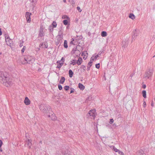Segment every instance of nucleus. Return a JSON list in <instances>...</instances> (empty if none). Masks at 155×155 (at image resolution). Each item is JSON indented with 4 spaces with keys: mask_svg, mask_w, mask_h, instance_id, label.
<instances>
[{
    "mask_svg": "<svg viewBox=\"0 0 155 155\" xmlns=\"http://www.w3.org/2000/svg\"><path fill=\"white\" fill-rule=\"evenodd\" d=\"M8 76L7 72L0 71V82L7 87L12 84V79L9 78Z\"/></svg>",
    "mask_w": 155,
    "mask_h": 155,
    "instance_id": "obj_1",
    "label": "nucleus"
},
{
    "mask_svg": "<svg viewBox=\"0 0 155 155\" xmlns=\"http://www.w3.org/2000/svg\"><path fill=\"white\" fill-rule=\"evenodd\" d=\"M96 116V110L95 109L91 110L87 114V116L88 118L94 119Z\"/></svg>",
    "mask_w": 155,
    "mask_h": 155,
    "instance_id": "obj_2",
    "label": "nucleus"
},
{
    "mask_svg": "<svg viewBox=\"0 0 155 155\" xmlns=\"http://www.w3.org/2000/svg\"><path fill=\"white\" fill-rule=\"evenodd\" d=\"M24 59L25 62L23 63L24 64H30L32 63L34 61L33 57L30 55H27L25 56L24 58Z\"/></svg>",
    "mask_w": 155,
    "mask_h": 155,
    "instance_id": "obj_3",
    "label": "nucleus"
},
{
    "mask_svg": "<svg viewBox=\"0 0 155 155\" xmlns=\"http://www.w3.org/2000/svg\"><path fill=\"white\" fill-rule=\"evenodd\" d=\"M153 74V71L152 70H149L145 73L144 75V78L146 79L149 78L151 77Z\"/></svg>",
    "mask_w": 155,
    "mask_h": 155,
    "instance_id": "obj_4",
    "label": "nucleus"
},
{
    "mask_svg": "<svg viewBox=\"0 0 155 155\" xmlns=\"http://www.w3.org/2000/svg\"><path fill=\"white\" fill-rule=\"evenodd\" d=\"M5 39L6 44L11 48H12L13 46V44L12 40L10 39V38H7L6 37H5Z\"/></svg>",
    "mask_w": 155,
    "mask_h": 155,
    "instance_id": "obj_5",
    "label": "nucleus"
},
{
    "mask_svg": "<svg viewBox=\"0 0 155 155\" xmlns=\"http://www.w3.org/2000/svg\"><path fill=\"white\" fill-rule=\"evenodd\" d=\"M31 15V13L27 12L25 13V17L28 23H30L31 21L30 16Z\"/></svg>",
    "mask_w": 155,
    "mask_h": 155,
    "instance_id": "obj_6",
    "label": "nucleus"
},
{
    "mask_svg": "<svg viewBox=\"0 0 155 155\" xmlns=\"http://www.w3.org/2000/svg\"><path fill=\"white\" fill-rule=\"evenodd\" d=\"M39 108L44 112H46L47 108L45 105L43 104H41L39 106Z\"/></svg>",
    "mask_w": 155,
    "mask_h": 155,
    "instance_id": "obj_7",
    "label": "nucleus"
},
{
    "mask_svg": "<svg viewBox=\"0 0 155 155\" xmlns=\"http://www.w3.org/2000/svg\"><path fill=\"white\" fill-rule=\"evenodd\" d=\"M39 47L42 48H47L48 47V44L46 42H43L40 45Z\"/></svg>",
    "mask_w": 155,
    "mask_h": 155,
    "instance_id": "obj_8",
    "label": "nucleus"
},
{
    "mask_svg": "<svg viewBox=\"0 0 155 155\" xmlns=\"http://www.w3.org/2000/svg\"><path fill=\"white\" fill-rule=\"evenodd\" d=\"M48 116L50 118V119L52 120H54L57 119V117L54 114H52L51 115H48Z\"/></svg>",
    "mask_w": 155,
    "mask_h": 155,
    "instance_id": "obj_9",
    "label": "nucleus"
},
{
    "mask_svg": "<svg viewBox=\"0 0 155 155\" xmlns=\"http://www.w3.org/2000/svg\"><path fill=\"white\" fill-rule=\"evenodd\" d=\"M24 103L26 105H29L30 103V101L28 97H26L24 100Z\"/></svg>",
    "mask_w": 155,
    "mask_h": 155,
    "instance_id": "obj_10",
    "label": "nucleus"
},
{
    "mask_svg": "<svg viewBox=\"0 0 155 155\" xmlns=\"http://www.w3.org/2000/svg\"><path fill=\"white\" fill-rule=\"evenodd\" d=\"M31 141L32 140L31 139H26V142L27 143L28 146L29 147V148L31 147Z\"/></svg>",
    "mask_w": 155,
    "mask_h": 155,
    "instance_id": "obj_11",
    "label": "nucleus"
},
{
    "mask_svg": "<svg viewBox=\"0 0 155 155\" xmlns=\"http://www.w3.org/2000/svg\"><path fill=\"white\" fill-rule=\"evenodd\" d=\"M72 52H73V53L75 54H77V55L80 54V52L78 50H77L76 48H73L72 50Z\"/></svg>",
    "mask_w": 155,
    "mask_h": 155,
    "instance_id": "obj_12",
    "label": "nucleus"
},
{
    "mask_svg": "<svg viewBox=\"0 0 155 155\" xmlns=\"http://www.w3.org/2000/svg\"><path fill=\"white\" fill-rule=\"evenodd\" d=\"M43 29L42 28H40L39 31V35L41 37L44 36Z\"/></svg>",
    "mask_w": 155,
    "mask_h": 155,
    "instance_id": "obj_13",
    "label": "nucleus"
},
{
    "mask_svg": "<svg viewBox=\"0 0 155 155\" xmlns=\"http://www.w3.org/2000/svg\"><path fill=\"white\" fill-rule=\"evenodd\" d=\"M82 61V58L79 57L76 63L78 65H80L81 64Z\"/></svg>",
    "mask_w": 155,
    "mask_h": 155,
    "instance_id": "obj_14",
    "label": "nucleus"
},
{
    "mask_svg": "<svg viewBox=\"0 0 155 155\" xmlns=\"http://www.w3.org/2000/svg\"><path fill=\"white\" fill-rule=\"evenodd\" d=\"M78 87L80 89L82 90H83L85 88L84 86L81 83H79L78 84Z\"/></svg>",
    "mask_w": 155,
    "mask_h": 155,
    "instance_id": "obj_15",
    "label": "nucleus"
},
{
    "mask_svg": "<svg viewBox=\"0 0 155 155\" xmlns=\"http://www.w3.org/2000/svg\"><path fill=\"white\" fill-rule=\"evenodd\" d=\"M65 78L64 77H61V78L60 81V83L61 84H63L65 81Z\"/></svg>",
    "mask_w": 155,
    "mask_h": 155,
    "instance_id": "obj_16",
    "label": "nucleus"
},
{
    "mask_svg": "<svg viewBox=\"0 0 155 155\" xmlns=\"http://www.w3.org/2000/svg\"><path fill=\"white\" fill-rule=\"evenodd\" d=\"M73 74L74 73L71 70H69V75L70 77L72 78Z\"/></svg>",
    "mask_w": 155,
    "mask_h": 155,
    "instance_id": "obj_17",
    "label": "nucleus"
},
{
    "mask_svg": "<svg viewBox=\"0 0 155 155\" xmlns=\"http://www.w3.org/2000/svg\"><path fill=\"white\" fill-rule=\"evenodd\" d=\"M129 17L132 19H134L135 18L134 15L132 13H130L129 14Z\"/></svg>",
    "mask_w": 155,
    "mask_h": 155,
    "instance_id": "obj_18",
    "label": "nucleus"
},
{
    "mask_svg": "<svg viewBox=\"0 0 155 155\" xmlns=\"http://www.w3.org/2000/svg\"><path fill=\"white\" fill-rule=\"evenodd\" d=\"M138 31L136 30H135V31L134 32V35H133L132 37L135 38V36H137L138 35Z\"/></svg>",
    "mask_w": 155,
    "mask_h": 155,
    "instance_id": "obj_19",
    "label": "nucleus"
},
{
    "mask_svg": "<svg viewBox=\"0 0 155 155\" xmlns=\"http://www.w3.org/2000/svg\"><path fill=\"white\" fill-rule=\"evenodd\" d=\"M101 35L103 37H105L107 35V32L105 31H103L101 33Z\"/></svg>",
    "mask_w": 155,
    "mask_h": 155,
    "instance_id": "obj_20",
    "label": "nucleus"
},
{
    "mask_svg": "<svg viewBox=\"0 0 155 155\" xmlns=\"http://www.w3.org/2000/svg\"><path fill=\"white\" fill-rule=\"evenodd\" d=\"M111 148L112 149L114 150L115 152H118L119 151V150L117 149L114 146H111Z\"/></svg>",
    "mask_w": 155,
    "mask_h": 155,
    "instance_id": "obj_21",
    "label": "nucleus"
},
{
    "mask_svg": "<svg viewBox=\"0 0 155 155\" xmlns=\"http://www.w3.org/2000/svg\"><path fill=\"white\" fill-rule=\"evenodd\" d=\"M71 64H73V65H75L76 63V60H72L71 61Z\"/></svg>",
    "mask_w": 155,
    "mask_h": 155,
    "instance_id": "obj_22",
    "label": "nucleus"
},
{
    "mask_svg": "<svg viewBox=\"0 0 155 155\" xmlns=\"http://www.w3.org/2000/svg\"><path fill=\"white\" fill-rule=\"evenodd\" d=\"M51 26H52L53 28H56L57 26V24L55 21H53L52 24L50 25Z\"/></svg>",
    "mask_w": 155,
    "mask_h": 155,
    "instance_id": "obj_23",
    "label": "nucleus"
},
{
    "mask_svg": "<svg viewBox=\"0 0 155 155\" xmlns=\"http://www.w3.org/2000/svg\"><path fill=\"white\" fill-rule=\"evenodd\" d=\"M64 48H67L68 47V46L67 45V42L66 40H64Z\"/></svg>",
    "mask_w": 155,
    "mask_h": 155,
    "instance_id": "obj_24",
    "label": "nucleus"
},
{
    "mask_svg": "<svg viewBox=\"0 0 155 155\" xmlns=\"http://www.w3.org/2000/svg\"><path fill=\"white\" fill-rule=\"evenodd\" d=\"M142 94L143 97L144 98H146V91L143 90L142 91Z\"/></svg>",
    "mask_w": 155,
    "mask_h": 155,
    "instance_id": "obj_25",
    "label": "nucleus"
},
{
    "mask_svg": "<svg viewBox=\"0 0 155 155\" xmlns=\"http://www.w3.org/2000/svg\"><path fill=\"white\" fill-rule=\"evenodd\" d=\"M63 63H61L60 62L57 66V68L60 69L61 67V66L63 65Z\"/></svg>",
    "mask_w": 155,
    "mask_h": 155,
    "instance_id": "obj_26",
    "label": "nucleus"
},
{
    "mask_svg": "<svg viewBox=\"0 0 155 155\" xmlns=\"http://www.w3.org/2000/svg\"><path fill=\"white\" fill-rule=\"evenodd\" d=\"M57 40L58 43H59V42L62 39V38L60 35L58 36L57 37Z\"/></svg>",
    "mask_w": 155,
    "mask_h": 155,
    "instance_id": "obj_27",
    "label": "nucleus"
},
{
    "mask_svg": "<svg viewBox=\"0 0 155 155\" xmlns=\"http://www.w3.org/2000/svg\"><path fill=\"white\" fill-rule=\"evenodd\" d=\"M102 53V52H99L98 54L97 55H96L95 57V58L96 59H97V58L99 57H100V56L101 55V54Z\"/></svg>",
    "mask_w": 155,
    "mask_h": 155,
    "instance_id": "obj_28",
    "label": "nucleus"
},
{
    "mask_svg": "<svg viewBox=\"0 0 155 155\" xmlns=\"http://www.w3.org/2000/svg\"><path fill=\"white\" fill-rule=\"evenodd\" d=\"M63 24L65 25H67L68 24V21L67 20H64L63 21Z\"/></svg>",
    "mask_w": 155,
    "mask_h": 155,
    "instance_id": "obj_29",
    "label": "nucleus"
},
{
    "mask_svg": "<svg viewBox=\"0 0 155 155\" xmlns=\"http://www.w3.org/2000/svg\"><path fill=\"white\" fill-rule=\"evenodd\" d=\"M62 18L63 19H68V17L66 15H63L62 16Z\"/></svg>",
    "mask_w": 155,
    "mask_h": 155,
    "instance_id": "obj_30",
    "label": "nucleus"
},
{
    "mask_svg": "<svg viewBox=\"0 0 155 155\" xmlns=\"http://www.w3.org/2000/svg\"><path fill=\"white\" fill-rule=\"evenodd\" d=\"M69 87L68 86H65L64 87V89L66 91H68L69 89Z\"/></svg>",
    "mask_w": 155,
    "mask_h": 155,
    "instance_id": "obj_31",
    "label": "nucleus"
},
{
    "mask_svg": "<svg viewBox=\"0 0 155 155\" xmlns=\"http://www.w3.org/2000/svg\"><path fill=\"white\" fill-rule=\"evenodd\" d=\"M77 9L80 12H81L82 11V10L81 9L80 7L79 6L77 7Z\"/></svg>",
    "mask_w": 155,
    "mask_h": 155,
    "instance_id": "obj_32",
    "label": "nucleus"
},
{
    "mask_svg": "<svg viewBox=\"0 0 155 155\" xmlns=\"http://www.w3.org/2000/svg\"><path fill=\"white\" fill-rule=\"evenodd\" d=\"M95 67L96 68L99 69L100 68V64L98 63L96 64Z\"/></svg>",
    "mask_w": 155,
    "mask_h": 155,
    "instance_id": "obj_33",
    "label": "nucleus"
},
{
    "mask_svg": "<svg viewBox=\"0 0 155 155\" xmlns=\"http://www.w3.org/2000/svg\"><path fill=\"white\" fill-rule=\"evenodd\" d=\"M118 153L119 154H120V155H124V153L120 151L119 150V151H118Z\"/></svg>",
    "mask_w": 155,
    "mask_h": 155,
    "instance_id": "obj_34",
    "label": "nucleus"
},
{
    "mask_svg": "<svg viewBox=\"0 0 155 155\" xmlns=\"http://www.w3.org/2000/svg\"><path fill=\"white\" fill-rule=\"evenodd\" d=\"M92 61H90L89 62L88 64V66H90L91 67L92 65Z\"/></svg>",
    "mask_w": 155,
    "mask_h": 155,
    "instance_id": "obj_35",
    "label": "nucleus"
},
{
    "mask_svg": "<svg viewBox=\"0 0 155 155\" xmlns=\"http://www.w3.org/2000/svg\"><path fill=\"white\" fill-rule=\"evenodd\" d=\"M26 47L25 46H24L21 50V53H23L24 52L25 50Z\"/></svg>",
    "mask_w": 155,
    "mask_h": 155,
    "instance_id": "obj_36",
    "label": "nucleus"
},
{
    "mask_svg": "<svg viewBox=\"0 0 155 155\" xmlns=\"http://www.w3.org/2000/svg\"><path fill=\"white\" fill-rule=\"evenodd\" d=\"M58 88L59 90H61L62 89V87L61 85H58Z\"/></svg>",
    "mask_w": 155,
    "mask_h": 155,
    "instance_id": "obj_37",
    "label": "nucleus"
},
{
    "mask_svg": "<svg viewBox=\"0 0 155 155\" xmlns=\"http://www.w3.org/2000/svg\"><path fill=\"white\" fill-rule=\"evenodd\" d=\"M71 91H70V94H71L72 93H74V89L72 88H71Z\"/></svg>",
    "mask_w": 155,
    "mask_h": 155,
    "instance_id": "obj_38",
    "label": "nucleus"
},
{
    "mask_svg": "<svg viewBox=\"0 0 155 155\" xmlns=\"http://www.w3.org/2000/svg\"><path fill=\"white\" fill-rule=\"evenodd\" d=\"M49 30L51 31H53V28L52 27V26H49Z\"/></svg>",
    "mask_w": 155,
    "mask_h": 155,
    "instance_id": "obj_39",
    "label": "nucleus"
},
{
    "mask_svg": "<svg viewBox=\"0 0 155 155\" xmlns=\"http://www.w3.org/2000/svg\"><path fill=\"white\" fill-rule=\"evenodd\" d=\"M113 122H114V120L113 119H111L110 120V124H112Z\"/></svg>",
    "mask_w": 155,
    "mask_h": 155,
    "instance_id": "obj_40",
    "label": "nucleus"
},
{
    "mask_svg": "<svg viewBox=\"0 0 155 155\" xmlns=\"http://www.w3.org/2000/svg\"><path fill=\"white\" fill-rule=\"evenodd\" d=\"M64 58L63 57L62 58L61 61L62 62L61 63H64Z\"/></svg>",
    "mask_w": 155,
    "mask_h": 155,
    "instance_id": "obj_41",
    "label": "nucleus"
},
{
    "mask_svg": "<svg viewBox=\"0 0 155 155\" xmlns=\"http://www.w3.org/2000/svg\"><path fill=\"white\" fill-rule=\"evenodd\" d=\"M146 102L144 101L143 104V105L144 107H146Z\"/></svg>",
    "mask_w": 155,
    "mask_h": 155,
    "instance_id": "obj_42",
    "label": "nucleus"
},
{
    "mask_svg": "<svg viewBox=\"0 0 155 155\" xmlns=\"http://www.w3.org/2000/svg\"><path fill=\"white\" fill-rule=\"evenodd\" d=\"M2 141L0 140V147H1L2 145Z\"/></svg>",
    "mask_w": 155,
    "mask_h": 155,
    "instance_id": "obj_43",
    "label": "nucleus"
},
{
    "mask_svg": "<svg viewBox=\"0 0 155 155\" xmlns=\"http://www.w3.org/2000/svg\"><path fill=\"white\" fill-rule=\"evenodd\" d=\"M37 0H31V2L32 3H36Z\"/></svg>",
    "mask_w": 155,
    "mask_h": 155,
    "instance_id": "obj_44",
    "label": "nucleus"
},
{
    "mask_svg": "<svg viewBox=\"0 0 155 155\" xmlns=\"http://www.w3.org/2000/svg\"><path fill=\"white\" fill-rule=\"evenodd\" d=\"M82 67L84 70H85L86 69V67L85 66L82 65Z\"/></svg>",
    "mask_w": 155,
    "mask_h": 155,
    "instance_id": "obj_45",
    "label": "nucleus"
},
{
    "mask_svg": "<svg viewBox=\"0 0 155 155\" xmlns=\"http://www.w3.org/2000/svg\"><path fill=\"white\" fill-rule=\"evenodd\" d=\"M71 3V4L72 5H74V0H73L72 1H71V2H70Z\"/></svg>",
    "mask_w": 155,
    "mask_h": 155,
    "instance_id": "obj_46",
    "label": "nucleus"
},
{
    "mask_svg": "<svg viewBox=\"0 0 155 155\" xmlns=\"http://www.w3.org/2000/svg\"><path fill=\"white\" fill-rule=\"evenodd\" d=\"M91 67L90 66V67H89L87 65V71L89 70L90 69V68Z\"/></svg>",
    "mask_w": 155,
    "mask_h": 155,
    "instance_id": "obj_47",
    "label": "nucleus"
},
{
    "mask_svg": "<svg viewBox=\"0 0 155 155\" xmlns=\"http://www.w3.org/2000/svg\"><path fill=\"white\" fill-rule=\"evenodd\" d=\"M19 46L20 47H21L23 46V42L20 44Z\"/></svg>",
    "mask_w": 155,
    "mask_h": 155,
    "instance_id": "obj_48",
    "label": "nucleus"
},
{
    "mask_svg": "<svg viewBox=\"0 0 155 155\" xmlns=\"http://www.w3.org/2000/svg\"><path fill=\"white\" fill-rule=\"evenodd\" d=\"M146 87V85H145V84H143V85L142 86V87L143 88V89H145V88Z\"/></svg>",
    "mask_w": 155,
    "mask_h": 155,
    "instance_id": "obj_49",
    "label": "nucleus"
},
{
    "mask_svg": "<svg viewBox=\"0 0 155 155\" xmlns=\"http://www.w3.org/2000/svg\"><path fill=\"white\" fill-rule=\"evenodd\" d=\"M95 58H91V60H90V61H92V62L94 60V59H95Z\"/></svg>",
    "mask_w": 155,
    "mask_h": 155,
    "instance_id": "obj_50",
    "label": "nucleus"
},
{
    "mask_svg": "<svg viewBox=\"0 0 155 155\" xmlns=\"http://www.w3.org/2000/svg\"><path fill=\"white\" fill-rule=\"evenodd\" d=\"M86 53H87V51H84V52L82 53V55H84V54Z\"/></svg>",
    "mask_w": 155,
    "mask_h": 155,
    "instance_id": "obj_51",
    "label": "nucleus"
},
{
    "mask_svg": "<svg viewBox=\"0 0 155 155\" xmlns=\"http://www.w3.org/2000/svg\"><path fill=\"white\" fill-rule=\"evenodd\" d=\"M2 34V32L1 31V28H0V35H1Z\"/></svg>",
    "mask_w": 155,
    "mask_h": 155,
    "instance_id": "obj_52",
    "label": "nucleus"
},
{
    "mask_svg": "<svg viewBox=\"0 0 155 155\" xmlns=\"http://www.w3.org/2000/svg\"><path fill=\"white\" fill-rule=\"evenodd\" d=\"M64 155H70L68 153H64Z\"/></svg>",
    "mask_w": 155,
    "mask_h": 155,
    "instance_id": "obj_53",
    "label": "nucleus"
},
{
    "mask_svg": "<svg viewBox=\"0 0 155 155\" xmlns=\"http://www.w3.org/2000/svg\"><path fill=\"white\" fill-rule=\"evenodd\" d=\"M151 106L152 107H153L154 106V104L153 103H152L151 104Z\"/></svg>",
    "mask_w": 155,
    "mask_h": 155,
    "instance_id": "obj_54",
    "label": "nucleus"
},
{
    "mask_svg": "<svg viewBox=\"0 0 155 155\" xmlns=\"http://www.w3.org/2000/svg\"><path fill=\"white\" fill-rule=\"evenodd\" d=\"M70 44H73V42L72 41H71Z\"/></svg>",
    "mask_w": 155,
    "mask_h": 155,
    "instance_id": "obj_55",
    "label": "nucleus"
},
{
    "mask_svg": "<svg viewBox=\"0 0 155 155\" xmlns=\"http://www.w3.org/2000/svg\"><path fill=\"white\" fill-rule=\"evenodd\" d=\"M71 40V41H72L73 42L74 41V39L73 38H72Z\"/></svg>",
    "mask_w": 155,
    "mask_h": 155,
    "instance_id": "obj_56",
    "label": "nucleus"
},
{
    "mask_svg": "<svg viewBox=\"0 0 155 155\" xmlns=\"http://www.w3.org/2000/svg\"><path fill=\"white\" fill-rule=\"evenodd\" d=\"M5 37H6L7 38H9V37L7 35L5 36Z\"/></svg>",
    "mask_w": 155,
    "mask_h": 155,
    "instance_id": "obj_57",
    "label": "nucleus"
},
{
    "mask_svg": "<svg viewBox=\"0 0 155 155\" xmlns=\"http://www.w3.org/2000/svg\"><path fill=\"white\" fill-rule=\"evenodd\" d=\"M63 2H66V0H63Z\"/></svg>",
    "mask_w": 155,
    "mask_h": 155,
    "instance_id": "obj_58",
    "label": "nucleus"
},
{
    "mask_svg": "<svg viewBox=\"0 0 155 155\" xmlns=\"http://www.w3.org/2000/svg\"><path fill=\"white\" fill-rule=\"evenodd\" d=\"M40 143L41 144L42 143V141H40Z\"/></svg>",
    "mask_w": 155,
    "mask_h": 155,
    "instance_id": "obj_59",
    "label": "nucleus"
},
{
    "mask_svg": "<svg viewBox=\"0 0 155 155\" xmlns=\"http://www.w3.org/2000/svg\"><path fill=\"white\" fill-rule=\"evenodd\" d=\"M0 151L2 152V149H1L0 150Z\"/></svg>",
    "mask_w": 155,
    "mask_h": 155,
    "instance_id": "obj_60",
    "label": "nucleus"
},
{
    "mask_svg": "<svg viewBox=\"0 0 155 155\" xmlns=\"http://www.w3.org/2000/svg\"><path fill=\"white\" fill-rule=\"evenodd\" d=\"M132 76H133V75H132V74H131V75H130V76L131 77H132Z\"/></svg>",
    "mask_w": 155,
    "mask_h": 155,
    "instance_id": "obj_61",
    "label": "nucleus"
},
{
    "mask_svg": "<svg viewBox=\"0 0 155 155\" xmlns=\"http://www.w3.org/2000/svg\"><path fill=\"white\" fill-rule=\"evenodd\" d=\"M58 41H57L56 42V44H58Z\"/></svg>",
    "mask_w": 155,
    "mask_h": 155,
    "instance_id": "obj_62",
    "label": "nucleus"
}]
</instances>
